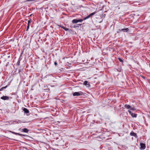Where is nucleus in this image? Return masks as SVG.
Masks as SVG:
<instances>
[{
    "label": "nucleus",
    "instance_id": "1",
    "mask_svg": "<svg viewBox=\"0 0 150 150\" xmlns=\"http://www.w3.org/2000/svg\"><path fill=\"white\" fill-rule=\"evenodd\" d=\"M82 94H83L82 92L81 91H79V92H75L74 93H73V95L74 96H79L82 95Z\"/></svg>",
    "mask_w": 150,
    "mask_h": 150
},
{
    "label": "nucleus",
    "instance_id": "2",
    "mask_svg": "<svg viewBox=\"0 0 150 150\" xmlns=\"http://www.w3.org/2000/svg\"><path fill=\"white\" fill-rule=\"evenodd\" d=\"M83 21V19H74L72 21V22L73 23H77L78 22H81L82 21Z\"/></svg>",
    "mask_w": 150,
    "mask_h": 150
},
{
    "label": "nucleus",
    "instance_id": "3",
    "mask_svg": "<svg viewBox=\"0 0 150 150\" xmlns=\"http://www.w3.org/2000/svg\"><path fill=\"white\" fill-rule=\"evenodd\" d=\"M10 98H12L11 97H8L6 96H3L1 98V99L4 100H8Z\"/></svg>",
    "mask_w": 150,
    "mask_h": 150
},
{
    "label": "nucleus",
    "instance_id": "4",
    "mask_svg": "<svg viewBox=\"0 0 150 150\" xmlns=\"http://www.w3.org/2000/svg\"><path fill=\"white\" fill-rule=\"evenodd\" d=\"M140 149L141 150H144L146 148L145 145L144 143H140Z\"/></svg>",
    "mask_w": 150,
    "mask_h": 150
},
{
    "label": "nucleus",
    "instance_id": "5",
    "mask_svg": "<svg viewBox=\"0 0 150 150\" xmlns=\"http://www.w3.org/2000/svg\"><path fill=\"white\" fill-rule=\"evenodd\" d=\"M128 112L130 114L132 117H136L137 115L134 113H133L131 111L129 110H128Z\"/></svg>",
    "mask_w": 150,
    "mask_h": 150
},
{
    "label": "nucleus",
    "instance_id": "6",
    "mask_svg": "<svg viewBox=\"0 0 150 150\" xmlns=\"http://www.w3.org/2000/svg\"><path fill=\"white\" fill-rule=\"evenodd\" d=\"M83 84L86 86L87 87H89L90 86L89 83L87 81H85L83 83Z\"/></svg>",
    "mask_w": 150,
    "mask_h": 150
},
{
    "label": "nucleus",
    "instance_id": "7",
    "mask_svg": "<svg viewBox=\"0 0 150 150\" xmlns=\"http://www.w3.org/2000/svg\"><path fill=\"white\" fill-rule=\"evenodd\" d=\"M130 135L132 136H133L135 137V138H137V136L136 134L133 131H132L130 133Z\"/></svg>",
    "mask_w": 150,
    "mask_h": 150
},
{
    "label": "nucleus",
    "instance_id": "8",
    "mask_svg": "<svg viewBox=\"0 0 150 150\" xmlns=\"http://www.w3.org/2000/svg\"><path fill=\"white\" fill-rule=\"evenodd\" d=\"M119 30L120 31H122L123 32H128L129 30V29L128 28H126L122 29L121 30Z\"/></svg>",
    "mask_w": 150,
    "mask_h": 150
},
{
    "label": "nucleus",
    "instance_id": "9",
    "mask_svg": "<svg viewBox=\"0 0 150 150\" xmlns=\"http://www.w3.org/2000/svg\"><path fill=\"white\" fill-rule=\"evenodd\" d=\"M23 110L26 114H28L29 113V110L26 108H24L23 109Z\"/></svg>",
    "mask_w": 150,
    "mask_h": 150
},
{
    "label": "nucleus",
    "instance_id": "10",
    "mask_svg": "<svg viewBox=\"0 0 150 150\" xmlns=\"http://www.w3.org/2000/svg\"><path fill=\"white\" fill-rule=\"evenodd\" d=\"M10 132L11 133H13V134H16V135H18L19 136H25V135H23V134H19V133H17L15 132H11V131Z\"/></svg>",
    "mask_w": 150,
    "mask_h": 150
},
{
    "label": "nucleus",
    "instance_id": "11",
    "mask_svg": "<svg viewBox=\"0 0 150 150\" xmlns=\"http://www.w3.org/2000/svg\"><path fill=\"white\" fill-rule=\"evenodd\" d=\"M29 131V130L26 128H25L22 129V131L21 132H25V133H28Z\"/></svg>",
    "mask_w": 150,
    "mask_h": 150
},
{
    "label": "nucleus",
    "instance_id": "12",
    "mask_svg": "<svg viewBox=\"0 0 150 150\" xmlns=\"http://www.w3.org/2000/svg\"><path fill=\"white\" fill-rule=\"evenodd\" d=\"M125 108L127 109H130V108H131V106H130V105H127V104H125Z\"/></svg>",
    "mask_w": 150,
    "mask_h": 150
},
{
    "label": "nucleus",
    "instance_id": "13",
    "mask_svg": "<svg viewBox=\"0 0 150 150\" xmlns=\"http://www.w3.org/2000/svg\"><path fill=\"white\" fill-rule=\"evenodd\" d=\"M81 24H76V25H75L73 27L74 28H76V27H79L80 26H81Z\"/></svg>",
    "mask_w": 150,
    "mask_h": 150
},
{
    "label": "nucleus",
    "instance_id": "14",
    "mask_svg": "<svg viewBox=\"0 0 150 150\" xmlns=\"http://www.w3.org/2000/svg\"><path fill=\"white\" fill-rule=\"evenodd\" d=\"M8 86L7 85L4 87H2V88H1V89H0V91H2L4 89L6 88Z\"/></svg>",
    "mask_w": 150,
    "mask_h": 150
},
{
    "label": "nucleus",
    "instance_id": "15",
    "mask_svg": "<svg viewBox=\"0 0 150 150\" xmlns=\"http://www.w3.org/2000/svg\"><path fill=\"white\" fill-rule=\"evenodd\" d=\"M96 11H95L94 12H93L92 13H91L90 14H89L90 16L91 17V16H93V15H94L95 14H96Z\"/></svg>",
    "mask_w": 150,
    "mask_h": 150
},
{
    "label": "nucleus",
    "instance_id": "16",
    "mask_svg": "<svg viewBox=\"0 0 150 150\" xmlns=\"http://www.w3.org/2000/svg\"><path fill=\"white\" fill-rule=\"evenodd\" d=\"M22 54H23V53H22L20 55V56L19 57L18 59V60H19L21 61V59H22L21 57H22Z\"/></svg>",
    "mask_w": 150,
    "mask_h": 150
},
{
    "label": "nucleus",
    "instance_id": "17",
    "mask_svg": "<svg viewBox=\"0 0 150 150\" xmlns=\"http://www.w3.org/2000/svg\"><path fill=\"white\" fill-rule=\"evenodd\" d=\"M90 17H91V16H90V15H89L88 16H87V17H86L85 18H83V20H86V19H88V18H89Z\"/></svg>",
    "mask_w": 150,
    "mask_h": 150
},
{
    "label": "nucleus",
    "instance_id": "18",
    "mask_svg": "<svg viewBox=\"0 0 150 150\" xmlns=\"http://www.w3.org/2000/svg\"><path fill=\"white\" fill-rule=\"evenodd\" d=\"M63 29L66 31H68V30H69V29L67 28H65V27H64V28H63Z\"/></svg>",
    "mask_w": 150,
    "mask_h": 150
},
{
    "label": "nucleus",
    "instance_id": "19",
    "mask_svg": "<svg viewBox=\"0 0 150 150\" xmlns=\"http://www.w3.org/2000/svg\"><path fill=\"white\" fill-rule=\"evenodd\" d=\"M20 61L19 60H18V61L16 63V65H20Z\"/></svg>",
    "mask_w": 150,
    "mask_h": 150
},
{
    "label": "nucleus",
    "instance_id": "20",
    "mask_svg": "<svg viewBox=\"0 0 150 150\" xmlns=\"http://www.w3.org/2000/svg\"><path fill=\"white\" fill-rule=\"evenodd\" d=\"M29 26H30V25L28 24L27 29H26V30L27 31H28V29H29Z\"/></svg>",
    "mask_w": 150,
    "mask_h": 150
},
{
    "label": "nucleus",
    "instance_id": "21",
    "mask_svg": "<svg viewBox=\"0 0 150 150\" xmlns=\"http://www.w3.org/2000/svg\"><path fill=\"white\" fill-rule=\"evenodd\" d=\"M130 110H135L136 109L134 108V107H131V108L130 109Z\"/></svg>",
    "mask_w": 150,
    "mask_h": 150
},
{
    "label": "nucleus",
    "instance_id": "22",
    "mask_svg": "<svg viewBox=\"0 0 150 150\" xmlns=\"http://www.w3.org/2000/svg\"><path fill=\"white\" fill-rule=\"evenodd\" d=\"M118 59H119V61L120 62H123V60L120 58H118Z\"/></svg>",
    "mask_w": 150,
    "mask_h": 150
},
{
    "label": "nucleus",
    "instance_id": "23",
    "mask_svg": "<svg viewBox=\"0 0 150 150\" xmlns=\"http://www.w3.org/2000/svg\"><path fill=\"white\" fill-rule=\"evenodd\" d=\"M31 19L30 18V20H28V24L30 25V23L31 22Z\"/></svg>",
    "mask_w": 150,
    "mask_h": 150
},
{
    "label": "nucleus",
    "instance_id": "24",
    "mask_svg": "<svg viewBox=\"0 0 150 150\" xmlns=\"http://www.w3.org/2000/svg\"><path fill=\"white\" fill-rule=\"evenodd\" d=\"M54 65H55L56 66H57V62H54Z\"/></svg>",
    "mask_w": 150,
    "mask_h": 150
},
{
    "label": "nucleus",
    "instance_id": "25",
    "mask_svg": "<svg viewBox=\"0 0 150 150\" xmlns=\"http://www.w3.org/2000/svg\"><path fill=\"white\" fill-rule=\"evenodd\" d=\"M59 26H60V27H61V28H62L63 29V28H64V26H61V25Z\"/></svg>",
    "mask_w": 150,
    "mask_h": 150
},
{
    "label": "nucleus",
    "instance_id": "26",
    "mask_svg": "<svg viewBox=\"0 0 150 150\" xmlns=\"http://www.w3.org/2000/svg\"><path fill=\"white\" fill-rule=\"evenodd\" d=\"M69 31L70 32H72V30H71V29H69Z\"/></svg>",
    "mask_w": 150,
    "mask_h": 150
},
{
    "label": "nucleus",
    "instance_id": "27",
    "mask_svg": "<svg viewBox=\"0 0 150 150\" xmlns=\"http://www.w3.org/2000/svg\"><path fill=\"white\" fill-rule=\"evenodd\" d=\"M21 132V131L22 130V129H21V128H19L18 129Z\"/></svg>",
    "mask_w": 150,
    "mask_h": 150
},
{
    "label": "nucleus",
    "instance_id": "28",
    "mask_svg": "<svg viewBox=\"0 0 150 150\" xmlns=\"http://www.w3.org/2000/svg\"><path fill=\"white\" fill-rule=\"evenodd\" d=\"M12 39H11L10 40V41H12Z\"/></svg>",
    "mask_w": 150,
    "mask_h": 150
},
{
    "label": "nucleus",
    "instance_id": "29",
    "mask_svg": "<svg viewBox=\"0 0 150 150\" xmlns=\"http://www.w3.org/2000/svg\"><path fill=\"white\" fill-rule=\"evenodd\" d=\"M9 63L8 62L7 64V65Z\"/></svg>",
    "mask_w": 150,
    "mask_h": 150
},
{
    "label": "nucleus",
    "instance_id": "30",
    "mask_svg": "<svg viewBox=\"0 0 150 150\" xmlns=\"http://www.w3.org/2000/svg\"><path fill=\"white\" fill-rule=\"evenodd\" d=\"M8 58H9V57H10V56H8Z\"/></svg>",
    "mask_w": 150,
    "mask_h": 150
},
{
    "label": "nucleus",
    "instance_id": "31",
    "mask_svg": "<svg viewBox=\"0 0 150 150\" xmlns=\"http://www.w3.org/2000/svg\"><path fill=\"white\" fill-rule=\"evenodd\" d=\"M32 15V14H31V15H30V16H31Z\"/></svg>",
    "mask_w": 150,
    "mask_h": 150
},
{
    "label": "nucleus",
    "instance_id": "32",
    "mask_svg": "<svg viewBox=\"0 0 150 150\" xmlns=\"http://www.w3.org/2000/svg\"><path fill=\"white\" fill-rule=\"evenodd\" d=\"M149 67H150V64H149Z\"/></svg>",
    "mask_w": 150,
    "mask_h": 150
}]
</instances>
